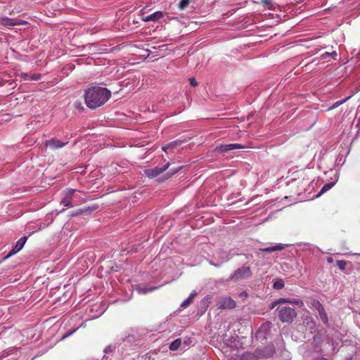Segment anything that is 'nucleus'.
<instances>
[{"mask_svg": "<svg viewBox=\"0 0 360 360\" xmlns=\"http://www.w3.org/2000/svg\"><path fill=\"white\" fill-rule=\"evenodd\" d=\"M111 96L108 89L101 86H93L88 89L84 94L86 105L91 109L103 105Z\"/></svg>", "mask_w": 360, "mask_h": 360, "instance_id": "obj_1", "label": "nucleus"}, {"mask_svg": "<svg viewBox=\"0 0 360 360\" xmlns=\"http://www.w3.org/2000/svg\"><path fill=\"white\" fill-rule=\"evenodd\" d=\"M274 350L273 347H269L262 349L255 350V354L251 353H245L241 356V360H257V357H265L268 358L273 355Z\"/></svg>", "mask_w": 360, "mask_h": 360, "instance_id": "obj_2", "label": "nucleus"}, {"mask_svg": "<svg viewBox=\"0 0 360 360\" xmlns=\"http://www.w3.org/2000/svg\"><path fill=\"white\" fill-rule=\"evenodd\" d=\"M278 318L282 322H292L297 316L295 310L289 307H278Z\"/></svg>", "mask_w": 360, "mask_h": 360, "instance_id": "obj_3", "label": "nucleus"}, {"mask_svg": "<svg viewBox=\"0 0 360 360\" xmlns=\"http://www.w3.org/2000/svg\"><path fill=\"white\" fill-rule=\"evenodd\" d=\"M252 275L251 269L249 266H242L238 268L231 276V279L237 281L243 278L250 277Z\"/></svg>", "mask_w": 360, "mask_h": 360, "instance_id": "obj_4", "label": "nucleus"}, {"mask_svg": "<svg viewBox=\"0 0 360 360\" xmlns=\"http://www.w3.org/2000/svg\"><path fill=\"white\" fill-rule=\"evenodd\" d=\"M271 328V323L266 322L260 326L256 332V338L259 340H264L269 334Z\"/></svg>", "mask_w": 360, "mask_h": 360, "instance_id": "obj_5", "label": "nucleus"}, {"mask_svg": "<svg viewBox=\"0 0 360 360\" xmlns=\"http://www.w3.org/2000/svg\"><path fill=\"white\" fill-rule=\"evenodd\" d=\"M169 162H167L163 167H155L154 168L147 169L145 170V174L149 178H154L159 175L160 174L165 172V170H167L169 168Z\"/></svg>", "mask_w": 360, "mask_h": 360, "instance_id": "obj_6", "label": "nucleus"}, {"mask_svg": "<svg viewBox=\"0 0 360 360\" xmlns=\"http://www.w3.org/2000/svg\"><path fill=\"white\" fill-rule=\"evenodd\" d=\"M27 240V237L23 236L20 238L16 243L15 247L10 251V252L8 254L5 258H8L9 257L16 254L22 248H23L25 242Z\"/></svg>", "mask_w": 360, "mask_h": 360, "instance_id": "obj_7", "label": "nucleus"}, {"mask_svg": "<svg viewBox=\"0 0 360 360\" xmlns=\"http://www.w3.org/2000/svg\"><path fill=\"white\" fill-rule=\"evenodd\" d=\"M219 307L221 309H233L236 307V302L231 297H226L219 303Z\"/></svg>", "mask_w": 360, "mask_h": 360, "instance_id": "obj_8", "label": "nucleus"}, {"mask_svg": "<svg viewBox=\"0 0 360 360\" xmlns=\"http://www.w3.org/2000/svg\"><path fill=\"white\" fill-rule=\"evenodd\" d=\"M68 141L62 142L57 139H52L46 141V146L53 149H58L67 145Z\"/></svg>", "mask_w": 360, "mask_h": 360, "instance_id": "obj_9", "label": "nucleus"}, {"mask_svg": "<svg viewBox=\"0 0 360 360\" xmlns=\"http://www.w3.org/2000/svg\"><path fill=\"white\" fill-rule=\"evenodd\" d=\"M164 16L162 11H155L147 16H142L141 20L144 22H157Z\"/></svg>", "mask_w": 360, "mask_h": 360, "instance_id": "obj_10", "label": "nucleus"}, {"mask_svg": "<svg viewBox=\"0 0 360 360\" xmlns=\"http://www.w3.org/2000/svg\"><path fill=\"white\" fill-rule=\"evenodd\" d=\"M244 148V146L238 143H229L224 144L217 147V150L219 152H226L235 149Z\"/></svg>", "mask_w": 360, "mask_h": 360, "instance_id": "obj_11", "label": "nucleus"}, {"mask_svg": "<svg viewBox=\"0 0 360 360\" xmlns=\"http://www.w3.org/2000/svg\"><path fill=\"white\" fill-rule=\"evenodd\" d=\"M284 248H285V245H283L282 243H278L275 245H272V246H269V247H266V248H260L259 250L261 252H274V251L282 250L284 249Z\"/></svg>", "mask_w": 360, "mask_h": 360, "instance_id": "obj_12", "label": "nucleus"}, {"mask_svg": "<svg viewBox=\"0 0 360 360\" xmlns=\"http://www.w3.org/2000/svg\"><path fill=\"white\" fill-rule=\"evenodd\" d=\"M1 24L6 26H13L21 24L19 21L15 19L8 18L7 17L1 18L0 19Z\"/></svg>", "mask_w": 360, "mask_h": 360, "instance_id": "obj_13", "label": "nucleus"}, {"mask_svg": "<svg viewBox=\"0 0 360 360\" xmlns=\"http://www.w3.org/2000/svg\"><path fill=\"white\" fill-rule=\"evenodd\" d=\"M196 295H197V293L195 291H193L190 294L189 297L181 304V307L183 308H186L188 306H189L191 304V303L192 302L193 297H195L196 296Z\"/></svg>", "mask_w": 360, "mask_h": 360, "instance_id": "obj_14", "label": "nucleus"}, {"mask_svg": "<svg viewBox=\"0 0 360 360\" xmlns=\"http://www.w3.org/2000/svg\"><path fill=\"white\" fill-rule=\"evenodd\" d=\"M76 190L75 189H68L65 192L64 196L67 198L68 199H70L72 202H75V197L77 195V193H75Z\"/></svg>", "mask_w": 360, "mask_h": 360, "instance_id": "obj_15", "label": "nucleus"}, {"mask_svg": "<svg viewBox=\"0 0 360 360\" xmlns=\"http://www.w3.org/2000/svg\"><path fill=\"white\" fill-rule=\"evenodd\" d=\"M60 204L66 207H72L75 205H77V202H72L70 199H68L65 196L63 198Z\"/></svg>", "mask_w": 360, "mask_h": 360, "instance_id": "obj_16", "label": "nucleus"}, {"mask_svg": "<svg viewBox=\"0 0 360 360\" xmlns=\"http://www.w3.org/2000/svg\"><path fill=\"white\" fill-rule=\"evenodd\" d=\"M318 312H319V317L321 319V320L325 323V324H327L328 323V316H327V314L323 309V307H321L319 309L317 310Z\"/></svg>", "mask_w": 360, "mask_h": 360, "instance_id": "obj_17", "label": "nucleus"}, {"mask_svg": "<svg viewBox=\"0 0 360 360\" xmlns=\"http://www.w3.org/2000/svg\"><path fill=\"white\" fill-rule=\"evenodd\" d=\"M336 181H337V179L333 182L327 183V184H324L323 186L322 187V188L321 189L319 195L329 191L335 184Z\"/></svg>", "mask_w": 360, "mask_h": 360, "instance_id": "obj_18", "label": "nucleus"}, {"mask_svg": "<svg viewBox=\"0 0 360 360\" xmlns=\"http://www.w3.org/2000/svg\"><path fill=\"white\" fill-rule=\"evenodd\" d=\"M181 339H176L174 340L169 345V349L172 351L177 350L181 346Z\"/></svg>", "mask_w": 360, "mask_h": 360, "instance_id": "obj_19", "label": "nucleus"}, {"mask_svg": "<svg viewBox=\"0 0 360 360\" xmlns=\"http://www.w3.org/2000/svg\"><path fill=\"white\" fill-rule=\"evenodd\" d=\"M41 77V75L40 74H33L32 75L30 76L27 74L23 75V78L25 80H34L37 81L40 79Z\"/></svg>", "mask_w": 360, "mask_h": 360, "instance_id": "obj_20", "label": "nucleus"}, {"mask_svg": "<svg viewBox=\"0 0 360 360\" xmlns=\"http://www.w3.org/2000/svg\"><path fill=\"white\" fill-rule=\"evenodd\" d=\"M352 96V95H350L347 97H346L345 98L341 100V101H336L335 103H334L333 104V105L331 107L329 108V110H333V109H335L336 108H338V106H340V105L345 103L347 101H348L351 97Z\"/></svg>", "mask_w": 360, "mask_h": 360, "instance_id": "obj_21", "label": "nucleus"}, {"mask_svg": "<svg viewBox=\"0 0 360 360\" xmlns=\"http://www.w3.org/2000/svg\"><path fill=\"white\" fill-rule=\"evenodd\" d=\"M290 302V298H279L274 302H272L271 309H273L276 305L278 304H284V303H288Z\"/></svg>", "mask_w": 360, "mask_h": 360, "instance_id": "obj_22", "label": "nucleus"}, {"mask_svg": "<svg viewBox=\"0 0 360 360\" xmlns=\"http://www.w3.org/2000/svg\"><path fill=\"white\" fill-rule=\"evenodd\" d=\"M274 288L280 290L284 287V281L281 278L276 279L274 283Z\"/></svg>", "mask_w": 360, "mask_h": 360, "instance_id": "obj_23", "label": "nucleus"}, {"mask_svg": "<svg viewBox=\"0 0 360 360\" xmlns=\"http://www.w3.org/2000/svg\"><path fill=\"white\" fill-rule=\"evenodd\" d=\"M309 303H310L311 307H313L316 310H318L320 308L323 307V306L319 302V301H318L317 300H315V299H311L310 300Z\"/></svg>", "mask_w": 360, "mask_h": 360, "instance_id": "obj_24", "label": "nucleus"}, {"mask_svg": "<svg viewBox=\"0 0 360 360\" xmlns=\"http://www.w3.org/2000/svg\"><path fill=\"white\" fill-rule=\"evenodd\" d=\"M191 0H181L179 4V8L180 10H184L189 4Z\"/></svg>", "mask_w": 360, "mask_h": 360, "instance_id": "obj_25", "label": "nucleus"}, {"mask_svg": "<svg viewBox=\"0 0 360 360\" xmlns=\"http://www.w3.org/2000/svg\"><path fill=\"white\" fill-rule=\"evenodd\" d=\"M289 304L297 305L299 307H302L304 305L303 302L299 299H290V298Z\"/></svg>", "mask_w": 360, "mask_h": 360, "instance_id": "obj_26", "label": "nucleus"}, {"mask_svg": "<svg viewBox=\"0 0 360 360\" xmlns=\"http://www.w3.org/2000/svg\"><path fill=\"white\" fill-rule=\"evenodd\" d=\"M115 349V346H112V345H108L107 346L103 352H104V354H105V357L108 358L107 356V354H110V353H112Z\"/></svg>", "mask_w": 360, "mask_h": 360, "instance_id": "obj_27", "label": "nucleus"}, {"mask_svg": "<svg viewBox=\"0 0 360 360\" xmlns=\"http://www.w3.org/2000/svg\"><path fill=\"white\" fill-rule=\"evenodd\" d=\"M15 350V348H10L8 349V350H5L1 354H0V359H2L5 356H7L8 355H10L13 351Z\"/></svg>", "mask_w": 360, "mask_h": 360, "instance_id": "obj_28", "label": "nucleus"}, {"mask_svg": "<svg viewBox=\"0 0 360 360\" xmlns=\"http://www.w3.org/2000/svg\"><path fill=\"white\" fill-rule=\"evenodd\" d=\"M347 262L344 260H338L337 261V266L340 270H345Z\"/></svg>", "mask_w": 360, "mask_h": 360, "instance_id": "obj_29", "label": "nucleus"}, {"mask_svg": "<svg viewBox=\"0 0 360 360\" xmlns=\"http://www.w3.org/2000/svg\"><path fill=\"white\" fill-rule=\"evenodd\" d=\"M153 289V288H138V290L140 293H143V294H146L148 292H150V291H152Z\"/></svg>", "mask_w": 360, "mask_h": 360, "instance_id": "obj_30", "label": "nucleus"}, {"mask_svg": "<svg viewBox=\"0 0 360 360\" xmlns=\"http://www.w3.org/2000/svg\"><path fill=\"white\" fill-rule=\"evenodd\" d=\"M75 193H77V195H75V202H77V205H78L79 203L81 202V201L79 200V198H80L79 194L81 193V192L77 191V190H76Z\"/></svg>", "mask_w": 360, "mask_h": 360, "instance_id": "obj_31", "label": "nucleus"}, {"mask_svg": "<svg viewBox=\"0 0 360 360\" xmlns=\"http://www.w3.org/2000/svg\"><path fill=\"white\" fill-rule=\"evenodd\" d=\"M189 81L191 86H196L198 85V83L194 78H190Z\"/></svg>", "mask_w": 360, "mask_h": 360, "instance_id": "obj_32", "label": "nucleus"}, {"mask_svg": "<svg viewBox=\"0 0 360 360\" xmlns=\"http://www.w3.org/2000/svg\"><path fill=\"white\" fill-rule=\"evenodd\" d=\"M181 168H182V167L181 166V167H177V168L172 169V174H171L172 175V174H176V172H179Z\"/></svg>", "mask_w": 360, "mask_h": 360, "instance_id": "obj_33", "label": "nucleus"}, {"mask_svg": "<svg viewBox=\"0 0 360 360\" xmlns=\"http://www.w3.org/2000/svg\"><path fill=\"white\" fill-rule=\"evenodd\" d=\"M239 296H240V297H243V298H247V297H248V294L247 293V292L243 291V292H240V293Z\"/></svg>", "mask_w": 360, "mask_h": 360, "instance_id": "obj_34", "label": "nucleus"}, {"mask_svg": "<svg viewBox=\"0 0 360 360\" xmlns=\"http://www.w3.org/2000/svg\"><path fill=\"white\" fill-rule=\"evenodd\" d=\"M74 105H75V108H77L78 109H80V108H82V103L80 102H78V101L75 102Z\"/></svg>", "mask_w": 360, "mask_h": 360, "instance_id": "obj_35", "label": "nucleus"}, {"mask_svg": "<svg viewBox=\"0 0 360 360\" xmlns=\"http://www.w3.org/2000/svg\"><path fill=\"white\" fill-rule=\"evenodd\" d=\"M263 3L266 5L267 6H269V8H270V6L271 5V0H263Z\"/></svg>", "mask_w": 360, "mask_h": 360, "instance_id": "obj_36", "label": "nucleus"}, {"mask_svg": "<svg viewBox=\"0 0 360 360\" xmlns=\"http://www.w3.org/2000/svg\"><path fill=\"white\" fill-rule=\"evenodd\" d=\"M330 56H331L333 58L335 59L336 56H338V53L336 51H333L330 53Z\"/></svg>", "mask_w": 360, "mask_h": 360, "instance_id": "obj_37", "label": "nucleus"}, {"mask_svg": "<svg viewBox=\"0 0 360 360\" xmlns=\"http://www.w3.org/2000/svg\"><path fill=\"white\" fill-rule=\"evenodd\" d=\"M191 342V340L190 338H188L184 340V343L186 345H188Z\"/></svg>", "mask_w": 360, "mask_h": 360, "instance_id": "obj_38", "label": "nucleus"}, {"mask_svg": "<svg viewBox=\"0 0 360 360\" xmlns=\"http://www.w3.org/2000/svg\"><path fill=\"white\" fill-rule=\"evenodd\" d=\"M327 262L328 263L330 264V263H333V259L332 257H328L327 258Z\"/></svg>", "mask_w": 360, "mask_h": 360, "instance_id": "obj_39", "label": "nucleus"}, {"mask_svg": "<svg viewBox=\"0 0 360 360\" xmlns=\"http://www.w3.org/2000/svg\"><path fill=\"white\" fill-rule=\"evenodd\" d=\"M330 56V53L326 52L322 55V57L325 58L326 56Z\"/></svg>", "mask_w": 360, "mask_h": 360, "instance_id": "obj_40", "label": "nucleus"}, {"mask_svg": "<svg viewBox=\"0 0 360 360\" xmlns=\"http://www.w3.org/2000/svg\"><path fill=\"white\" fill-rule=\"evenodd\" d=\"M229 259V257L228 255H226L225 257H224V259L223 260L224 262L225 261H228Z\"/></svg>", "mask_w": 360, "mask_h": 360, "instance_id": "obj_41", "label": "nucleus"}, {"mask_svg": "<svg viewBox=\"0 0 360 360\" xmlns=\"http://www.w3.org/2000/svg\"><path fill=\"white\" fill-rule=\"evenodd\" d=\"M75 331V330H73V331L70 332V333H68V335H66L65 337H67V336H68V335H70L72 334Z\"/></svg>", "mask_w": 360, "mask_h": 360, "instance_id": "obj_42", "label": "nucleus"}, {"mask_svg": "<svg viewBox=\"0 0 360 360\" xmlns=\"http://www.w3.org/2000/svg\"><path fill=\"white\" fill-rule=\"evenodd\" d=\"M162 150H165V151H166V150H167V147H163V148H162Z\"/></svg>", "mask_w": 360, "mask_h": 360, "instance_id": "obj_43", "label": "nucleus"}, {"mask_svg": "<svg viewBox=\"0 0 360 360\" xmlns=\"http://www.w3.org/2000/svg\"><path fill=\"white\" fill-rule=\"evenodd\" d=\"M356 255L360 256V254H356Z\"/></svg>", "mask_w": 360, "mask_h": 360, "instance_id": "obj_44", "label": "nucleus"}, {"mask_svg": "<svg viewBox=\"0 0 360 360\" xmlns=\"http://www.w3.org/2000/svg\"><path fill=\"white\" fill-rule=\"evenodd\" d=\"M359 314H360V311H359Z\"/></svg>", "mask_w": 360, "mask_h": 360, "instance_id": "obj_45", "label": "nucleus"}]
</instances>
